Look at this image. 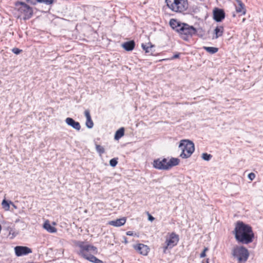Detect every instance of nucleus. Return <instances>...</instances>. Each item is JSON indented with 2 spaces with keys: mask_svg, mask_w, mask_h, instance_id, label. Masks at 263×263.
<instances>
[{
  "mask_svg": "<svg viewBox=\"0 0 263 263\" xmlns=\"http://www.w3.org/2000/svg\"><path fill=\"white\" fill-rule=\"evenodd\" d=\"M208 250V248H205L202 251V252L200 254V258H203L206 256L205 252Z\"/></svg>",
  "mask_w": 263,
  "mask_h": 263,
  "instance_id": "473e14b6",
  "label": "nucleus"
},
{
  "mask_svg": "<svg viewBox=\"0 0 263 263\" xmlns=\"http://www.w3.org/2000/svg\"><path fill=\"white\" fill-rule=\"evenodd\" d=\"M206 263H209V259H207L206 260Z\"/></svg>",
  "mask_w": 263,
  "mask_h": 263,
  "instance_id": "58836bf2",
  "label": "nucleus"
},
{
  "mask_svg": "<svg viewBox=\"0 0 263 263\" xmlns=\"http://www.w3.org/2000/svg\"><path fill=\"white\" fill-rule=\"evenodd\" d=\"M10 204H12L14 207H15L14 204L11 201L8 202V201L6 199H4L3 200L2 205L5 211H8L10 209Z\"/></svg>",
  "mask_w": 263,
  "mask_h": 263,
  "instance_id": "412c9836",
  "label": "nucleus"
},
{
  "mask_svg": "<svg viewBox=\"0 0 263 263\" xmlns=\"http://www.w3.org/2000/svg\"><path fill=\"white\" fill-rule=\"evenodd\" d=\"M149 46L146 45L145 44H142L141 46L142 49L145 51L146 53H152L153 48L155 47L154 45H152L151 43H149Z\"/></svg>",
  "mask_w": 263,
  "mask_h": 263,
  "instance_id": "aec40b11",
  "label": "nucleus"
},
{
  "mask_svg": "<svg viewBox=\"0 0 263 263\" xmlns=\"http://www.w3.org/2000/svg\"><path fill=\"white\" fill-rule=\"evenodd\" d=\"M167 6L175 12H183L188 8L187 0H165Z\"/></svg>",
  "mask_w": 263,
  "mask_h": 263,
  "instance_id": "20e7f679",
  "label": "nucleus"
},
{
  "mask_svg": "<svg viewBox=\"0 0 263 263\" xmlns=\"http://www.w3.org/2000/svg\"><path fill=\"white\" fill-rule=\"evenodd\" d=\"M212 157V156L210 154H208V153H203L202 154V158L206 161H209Z\"/></svg>",
  "mask_w": 263,
  "mask_h": 263,
  "instance_id": "bb28decb",
  "label": "nucleus"
},
{
  "mask_svg": "<svg viewBox=\"0 0 263 263\" xmlns=\"http://www.w3.org/2000/svg\"><path fill=\"white\" fill-rule=\"evenodd\" d=\"M96 151L100 155H102L105 153L104 148L103 146L99 144H96Z\"/></svg>",
  "mask_w": 263,
  "mask_h": 263,
  "instance_id": "393cba45",
  "label": "nucleus"
},
{
  "mask_svg": "<svg viewBox=\"0 0 263 263\" xmlns=\"http://www.w3.org/2000/svg\"><path fill=\"white\" fill-rule=\"evenodd\" d=\"M86 125L89 128H91L93 126V123L91 120V118L86 119Z\"/></svg>",
  "mask_w": 263,
  "mask_h": 263,
  "instance_id": "a878e982",
  "label": "nucleus"
},
{
  "mask_svg": "<svg viewBox=\"0 0 263 263\" xmlns=\"http://www.w3.org/2000/svg\"><path fill=\"white\" fill-rule=\"evenodd\" d=\"M169 24L172 28L179 33L181 38L186 41L191 39L196 32V28L193 26L175 19H171Z\"/></svg>",
  "mask_w": 263,
  "mask_h": 263,
  "instance_id": "f03ea898",
  "label": "nucleus"
},
{
  "mask_svg": "<svg viewBox=\"0 0 263 263\" xmlns=\"http://www.w3.org/2000/svg\"><path fill=\"white\" fill-rule=\"evenodd\" d=\"M248 178L250 180L252 181L255 178V174L254 173H251L248 175Z\"/></svg>",
  "mask_w": 263,
  "mask_h": 263,
  "instance_id": "2f4dec72",
  "label": "nucleus"
},
{
  "mask_svg": "<svg viewBox=\"0 0 263 263\" xmlns=\"http://www.w3.org/2000/svg\"><path fill=\"white\" fill-rule=\"evenodd\" d=\"M134 248L139 253L143 255H147L149 252L148 247L144 244L139 243L134 246Z\"/></svg>",
  "mask_w": 263,
  "mask_h": 263,
  "instance_id": "f8f14e48",
  "label": "nucleus"
},
{
  "mask_svg": "<svg viewBox=\"0 0 263 263\" xmlns=\"http://www.w3.org/2000/svg\"><path fill=\"white\" fill-rule=\"evenodd\" d=\"M124 134V128L123 127H121L116 132L114 138L115 140H118L123 137Z\"/></svg>",
  "mask_w": 263,
  "mask_h": 263,
  "instance_id": "6ab92c4d",
  "label": "nucleus"
},
{
  "mask_svg": "<svg viewBox=\"0 0 263 263\" xmlns=\"http://www.w3.org/2000/svg\"><path fill=\"white\" fill-rule=\"evenodd\" d=\"M65 122L69 126H71L73 128L77 130H80L81 129V125L79 122L74 121L71 118H67L65 120Z\"/></svg>",
  "mask_w": 263,
  "mask_h": 263,
  "instance_id": "4468645a",
  "label": "nucleus"
},
{
  "mask_svg": "<svg viewBox=\"0 0 263 263\" xmlns=\"http://www.w3.org/2000/svg\"><path fill=\"white\" fill-rule=\"evenodd\" d=\"M126 235H128V236H134V235H136V234H134L133 232H132V231H127L126 232Z\"/></svg>",
  "mask_w": 263,
  "mask_h": 263,
  "instance_id": "f704fd0d",
  "label": "nucleus"
},
{
  "mask_svg": "<svg viewBox=\"0 0 263 263\" xmlns=\"http://www.w3.org/2000/svg\"><path fill=\"white\" fill-rule=\"evenodd\" d=\"M43 228L49 233H55L57 232V229L51 226L48 220L45 222Z\"/></svg>",
  "mask_w": 263,
  "mask_h": 263,
  "instance_id": "a211bd4d",
  "label": "nucleus"
},
{
  "mask_svg": "<svg viewBox=\"0 0 263 263\" xmlns=\"http://www.w3.org/2000/svg\"><path fill=\"white\" fill-rule=\"evenodd\" d=\"M203 48L206 50L207 52H209L211 54H214L216 53L218 49L216 47H205L204 46Z\"/></svg>",
  "mask_w": 263,
  "mask_h": 263,
  "instance_id": "4be33fe9",
  "label": "nucleus"
},
{
  "mask_svg": "<svg viewBox=\"0 0 263 263\" xmlns=\"http://www.w3.org/2000/svg\"><path fill=\"white\" fill-rule=\"evenodd\" d=\"M84 114H85V116L86 119H88V118H91V116H90V112H89V110H85Z\"/></svg>",
  "mask_w": 263,
  "mask_h": 263,
  "instance_id": "72a5a7b5",
  "label": "nucleus"
},
{
  "mask_svg": "<svg viewBox=\"0 0 263 263\" xmlns=\"http://www.w3.org/2000/svg\"><path fill=\"white\" fill-rule=\"evenodd\" d=\"M15 8L23 15L24 20L30 18L33 15L32 8L24 2H16L15 4Z\"/></svg>",
  "mask_w": 263,
  "mask_h": 263,
  "instance_id": "6e6552de",
  "label": "nucleus"
},
{
  "mask_svg": "<svg viewBox=\"0 0 263 263\" xmlns=\"http://www.w3.org/2000/svg\"><path fill=\"white\" fill-rule=\"evenodd\" d=\"M15 255L17 256L26 255L32 253V250L25 246H16L14 248Z\"/></svg>",
  "mask_w": 263,
  "mask_h": 263,
  "instance_id": "9d476101",
  "label": "nucleus"
},
{
  "mask_svg": "<svg viewBox=\"0 0 263 263\" xmlns=\"http://www.w3.org/2000/svg\"><path fill=\"white\" fill-rule=\"evenodd\" d=\"M126 221V218L125 217H122L115 220L109 221L108 223L110 226L118 227L123 226L125 223Z\"/></svg>",
  "mask_w": 263,
  "mask_h": 263,
  "instance_id": "2eb2a0df",
  "label": "nucleus"
},
{
  "mask_svg": "<svg viewBox=\"0 0 263 263\" xmlns=\"http://www.w3.org/2000/svg\"><path fill=\"white\" fill-rule=\"evenodd\" d=\"M182 150L180 156L182 158H189L195 151L194 143L189 140H182L179 145Z\"/></svg>",
  "mask_w": 263,
  "mask_h": 263,
  "instance_id": "0eeeda50",
  "label": "nucleus"
},
{
  "mask_svg": "<svg viewBox=\"0 0 263 263\" xmlns=\"http://www.w3.org/2000/svg\"><path fill=\"white\" fill-rule=\"evenodd\" d=\"M196 31L195 35H197L200 37H202L205 34L204 31L201 28H196Z\"/></svg>",
  "mask_w": 263,
  "mask_h": 263,
  "instance_id": "b1692460",
  "label": "nucleus"
},
{
  "mask_svg": "<svg viewBox=\"0 0 263 263\" xmlns=\"http://www.w3.org/2000/svg\"><path fill=\"white\" fill-rule=\"evenodd\" d=\"M236 4H235L236 11L237 13H241V15H245L246 13L245 6L241 0H236Z\"/></svg>",
  "mask_w": 263,
  "mask_h": 263,
  "instance_id": "ddd939ff",
  "label": "nucleus"
},
{
  "mask_svg": "<svg viewBox=\"0 0 263 263\" xmlns=\"http://www.w3.org/2000/svg\"><path fill=\"white\" fill-rule=\"evenodd\" d=\"M39 3H43L46 5H51L53 3L54 0H39Z\"/></svg>",
  "mask_w": 263,
  "mask_h": 263,
  "instance_id": "c85d7f7f",
  "label": "nucleus"
},
{
  "mask_svg": "<svg viewBox=\"0 0 263 263\" xmlns=\"http://www.w3.org/2000/svg\"><path fill=\"white\" fill-rule=\"evenodd\" d=\"M135 46V43L134 41H130L124 42L122 44V47L126 51H129L134 49Z\"/></svg>",
  "mask_w": 263,
  "mask_h": 263,
  "instance_id": "dca6fc26",
  "label": "nucleus"
},
{
  "mask_svg": "<svg viewBox=\"0 0 263 263\" xmlns=\"http://www.w3.org/2000/svg\"><path fill=\"white\" fill-rule=\"evenodd\" d=\"M180 160L176 158H172L170 160L166 158H158L153 162V167L160 170H168L173 166L179 164Z\"/></svg>",
  "mask_w": 263,
  "mask_h": 263,
  "instance_id": "7ed1b4c3",
  "label": "nucleus"
},
{
  "mask_svg": "<svg viewBox=\"0 0 263 263\" xmlns=\"http://www.w3.org/2000/svg\"><path fill=\"white\" fill-rule=\"evenodd\" d=\"M224 31L223 27L222 26H217L214 29L215 36L213 37L214 39H217L222 35Z\"/></svg>",
  "mask_w": 263,
  "mask_h": 263,
  "instance_id": "f3484780",
  "label": "nucleus"
},
{
  "mask_svg": "<svg viewBox=\"0 0 263 263\" xmlns=\"http://www.w3.org/2000/svg\"><path fill=\"white\" fill-rule=\"evenodd\" d=\"M118 159L117 158H113V159H111L110 161H109V164L110 165L112 166V167H115L117 165V163H118V161H117Z\"/></svg>",
  "mask_w": 263,
  "mask_h": 263,
  "instance_id": "cd10ccee",
  "label": "nucleus"
},
{
  "mask_svg": "<svg viewBox=\"0 0 263 263\" xmlns=\"http://www.w3.org/2000/svg\"><path fill=\"white\" fill-rule=\"evenodd\" d=\"M236 240L242 244H249L253 241L254 234L252 227L242 221L237 222L234 229Z\"/></svg>",
  "mask_w": 263,
  "mask_h": 263,
  "instance_id": "f257e3e1",
  "label": "nucleus"
},
{
  "mask_svg": "<svg viewBox=\"0 0 263 263\" xmlns=\"http://www.w3.org/2000/svg\"><path fill=\"white\" fill-rule=\"evenodd\" d=\"M148 219L149 220L152 221L153 220H154V217H153L151 215H149V217H148Z\"/></svg>",
  "mask_w": 263,
  "mask_h": 263,
  "instance_id": "e433bc0d",
  "label": "nucleus"
},
{
  "mask_svg": "<svg viewBox=\"0 0 263 263\" xmlns=\"http://www.w3.org/2000/svg\"><path fill=\"white\" fill-rule=\"evenodd\" d=\"M76 245L80 248L79 254L86 259L92 255L91 253L97 252V248L96 247L89 245L87 242L79 241L77 242Z\"/></svg>",
  "mask_w": 263,
  "mask_h": 263,
  "instance_id": "39448f33",
  "label": "nucleus"
},
{
  "mask_svg": "<svg viewBox=\"0 0 263 263\" xmlns=\"http://www.w3.org/2000/svg\"><path fill=\"white\" fill-rule=\"evenodd\" d=\"M87 260H88L89 261H90L92 262H94V263H103V261L97 258L96 257H95L93 255L92 256H90L88 258Z\"/></svg>",
  "mask_w": 263,
  "mask_h": 263,
  "instance_id": "5701e85b",
  "label": "nucleus"
},
{
  "mask_svg": "<svg viewBox=\"0 0 263 263\" xmlns=\"http://www.w3.org/2000/svg\"><path fill=\"white\" fill-rule=\"evenodd\" d=\"M179 240V235L174 232L170 234L168 237L166 238L165 245L163 247V252L165 253L168 249H172L176 246Z\"/></svg>",
  "mask_w": 263,
  "mask_h": 263,
  "instance_id": "1a4fd4ad",
  "label": "nucleus"
},
{
  "mask_svg": "<svg viewBox=\"0 0 263 263\" xmlns=\"http://www.w3.org/2000/svg\"><path fill=\"white\" fill-rule=\"evenodd\" d=\"M232 254L236 258L238 263H244L247 261L249 256V252L243 246H236L232 250Z\"/></svg>",
  "mask_w": 263,
  "mask_h": 263,
  "instance_id": "423d86ee",
  "label": "nucleus"
},
{
  "mask_svg": "<svg viewBox=\"0 0 263 263\" xmlns=\"http://www.w3.org/2000/svg\"><path fill=\"white\" fill-rule=\"evenodd\" d=\"M124 242L125 243H127L128 242L127 240H126V238H125V237L124 238Z\"/></svg>",
  "mask_w": 263,
  "mask_h": 263,
  "instance_id": "4c0bfd02",
  "label": "nucleus"
},
{
  "mask_svg": "<svg viewBox=\"0 0 263 263\" xmlns=\"http://www.w3.org/2000/svg\"><path fill=\"white\" fill-rule=\"evenodd\" d=\"M12 51L14 54H20L22 51V50L20 49H18L17 48H13L12 49Z\"/></svg>",
  "mask_w": 263,
  "mask_h": 263,
  "instance_id": "c756f323",
  "label": "nucleus"
},
{
  "mask_svg": "<svg viewBox=\"0 0 263 263\" xmlns=\"http://www.w3.org/2000/svg\"><path fill=\"white\" fill-rule=\"evenodd\" d=\"M213 17L216 22H221L225 17V13L222 9L215 8L213 11Z\"/></svg>",
  "mask_w": 263,
  "mask_h": 263,
  "instance_id": "9b49d317",
  "label": "nucleus"
},
{
  "mask_svg": "<svg viewBox=\"0 0 263 263\" xmlns=\"http://www.w3.org/2000/svg\"><path fill=\"white\" fill-rule=\"evenodd\" d=\"M179 53H177L175 55H174L171 58V60H173V59H177V58H178L179 57Z\"/></svg>",
  "mask_w": 263,
  "mask_h": 263,
  "instance_id": "c9c22d12",
  "label": "nucleus"
},
{
  "mask_svg": "<svg viewBox=\"0 0 263 263\" xmlns=\"http://www.w3.org/2000/svg\"><path fill=\"white\" fill-rule=\"evenodd\" d=\"M38 1L39 0H26V2L28 3H29V4H31V5H35L37 3H39Z\"/></svg>",
  "mask_w": 263,
  "mask_h": 263,
  "instance_id": "7c9ffc66",
  "label": "nucleus"
}]
</instances>
